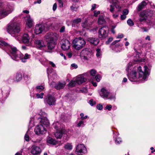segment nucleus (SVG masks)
Returning a JSON list of instances; mask_svg holds the SVG:
<instances>
[{"label": "nucleus", "mask_w": 155, "mask_h": 155, "mask_svg": "<svg viewBox=\"0 0 155 155\" xmlns=\"http://www.w3.org/2000/svg\"><path fill=\"white\" fill-rule=\"evenodd\" d=\"M122 142L121 139L119 137H118L115 140V143L117 144H119Z\"/></svg>", "instance_id": "obj_44"}, {"label": "nucleus", "mask_w": 155, "mask_h": 155, "mask_svg": "<svg viewBox=\"0 0 155 155\" xmlns=\"http://www.w3.org/2000/svg\"><path fill=\"white\" fill-rule=\"evenodd\" d=\"M59 124L58 122L54 123L53 124L54 127L57 129V131L54 133L55 137L57 138H61L63 134L65 132V130L63 129H58Z\"/></svg>", "instance_id": "obj_7"}, {"label": "nucleus", "mask_w": 155, "mask_h": 155, "mask_svg": "<svg viewBox=\"0 0 155 155\" xmlns=\"http://www.w3.org/2000/svg\"><path fill=\"white\" fill-rule=\"evenodd\" d=\"M124 35L123 34H120V35H118L117 36V38H122L123 37Z\"/></svg>", "instance_id": "obj_60"}, {"label": "nucleus", "mask_w": 155, "mask_h": 155, "mask_svg": "<svg viewBox=\"0 0 155 155\" xmlns=\"http://www.w3.org/2000/svg\"><path fill=\"white\" fill-rule=\"evenodd\" d=\"M113 38H109L108 40L106 41V43L107 44H108L110 42H111L113 40Z\"/></svg>", "instance_id": "obj_50"}, {"label": "nucleus", "mask_w": 155, "mask_h": 155, "mask_svg": "<svg viewBox=\"0 0 155 155\" xmlns=\"http://www.w3.org/2000/svg\"><path fill=\"white\" fill-rule=\"evenodd\" d=\"M65 81L59 82L54 86V87L57 90H60L63 89L66 84Z\"/></svg>", "instance_id": "obj_24"}, {"label": "nucleus", "mask_w": 155, "mask_h": 155, "mask_svg": "<svg viewBox=\"0 0 155 155\" xmlns=\"http://www.w3.org/2000/svg\"><path fill=\"white\" fill-rule=\"evenodd\" d=\"M47 142L48 144L55 145L57 144V142L54 139L51 137H48L47 140Z\"/></svg>", "instance_id": "obj_26"}, {"label": "nucleus", "mask_w": 155, "mask_h": 155, "mask_svg": "<svg viewBox=\"0 0 155 155\" xmlns=\"http://www.w3.org/2000/svg\"><path fill=\"white\" fill-rule=\"evenodd\" d=\"M147 4V2H146L145 1H143L138 5L137 8L138 11H140L142 9H143L146 5Z\"/></svg>", "instance_id": "obj_27"}, {"label": "nucleus", "mask_w": 155, "mask_h": 155, "mask_svg": "<svg viewBox=\"0 0 155 155\" xmlns=\"http://www.w3.org/2000/svg\"><path fill=\"white\" fill-rule=\"evenodd\" d=\"M111 3L114 5L113 6L112 5H110V11L111 12H113L114 9V6L118 9V11H120L121 6L120 5L119 2L117 0H112Z\"/></svg>", "instance_id": "obj_14"}, {"label": "nucleus", "mask_w": 155, "mask_h": 155, "mask_svg": "<svg viewBox=\"0 0 155 155\" xmlns=\"http://www.w3.org/2000/svg\"><path fill=\"white\" fill-rule=\"evenodd\" d=\"M127 24L130 26H132L134 25V23L132 21V20L130 19H129L127 21Z\"/></svg>", "instance_id": "obj_43"}, {"label": "nucleus", "mask_w": 155, "mask_h": 155, "mask_svg": "<svg viewBox=\"0 0 155 155\" xmlns=\"http://www.w3.org/2000/svg\"><path fill=\"white\" fill-rule=\"evenodd\" d=\"M8 49L10 52V56L13 60L16 61L19 60V56L21 53L16 47L10 45L8 46Z\"/></svg>", "instance_id": "obj_6"}, {"label": "nucleus", "mask_w": 155, "mask_h": 155, "mask_svg": "<svg viewBox=\"0 0 155 155\" xmlns=\"http://www.w3.org/2000/svg\"><path fill=\"white\" fill-rule=\"evenodd\" d=\"M58 37V35L56 33H49L45 35V39L47 42L48 49L51 50L54 48Z\"/></svg>", "instance_id": "obj_4"}, {"label": "nucleus", "mask_w": 155, "mask_h": 155, "mask_svg": "<svg viewBox=\"0 0 155 155\" xmlns=\"http://www.w3.org/2000/svg\"><path fill=\"white\" fill-rule=\"evenodd\" d=\"M31 55L27 53H26L24 55L21 53L19 56V59H20L23 62H25L26 60L30 58Z\"/></svg>", "instance_id": "obj_21"}, {"label": "nucleus", "mask_w": 155, "mask_h": 155, "mask_svg": "<svg viewBox=\"0 0 155 155\" xmlns=\"http://www.w3.org/2000/svg\"><path fill=\"white\" fill-rule=\"evenodd\" d=\"M86 44L84 39L81 37L75 38L72 41L73 47L77 50H80L84 47Z\"/></svg>", "instance_id": "obj_5"}, {"label": "nucleus", "mask_w": 155, "mask_h": 155, "mask_svg": "<svg viewBox=\"0 0 155 155\" xmlns=\"http://www.w3.org/2000/svg\"><path fill=\"white\" fill-rule=\"evenodd\" d=\"M64 147L66 149L70 150L72 149V146L71 144L69 143H67L65 145Z\"/></svg>", "instance_id": "obj_36"}, {"label": "nucleus", "mask_w": 155, "mask_h": 155, "mask_svg": "<svg viewBox=\"0 0 155 155\" xmlns=\"http://www.w3.org/2000/svg\"><path fill=\"white\" fill-rule=\"evenodd\" d=\"M112 106L110 105H107V106L106 107V109H108V110H111V109L112 108Z\"/></svg>", "instance_id": "obj_56"}, {"label": "nucleus", "mask_w": 155, "mask_h": 155, "mask_svg": "<svg viewBox=\"0 0 155 155\" xmlns=\"http://www.w3.org/2000/svg\"><path fill=\"white\" fill-rule=\"evenodd\" d=\"M44 87L42 85H38L36 87L35 90L37 92L43 91L44 89Z\"/></svg>", "instance_id": "obj_33"}, {"label": "nucleus", "mask_w": 155, "mask_h": 155, "mask_svg": "<svg viewBox=\"0 0 155 155\" xmlns=\"http://www.w3.org/2000/svg\"><path fill=\"white\" fill-rule=\"evenodd\" d=\"M84 122L83 121L81 120L79 122L77 125V126L78 127H83L84 126Z\"/></svg>", "instance_id": "obj_42"}, {"label": "nucleus", "mask_w": 155, "mask_h": 155, "mask_svg": "<svg viewBox=\"0 0 155 155\" xmlns=\"http://www.w3.org/2000/svg\"><path fill=\"white\" fill-rule=\"evenodd\" d=\"M34 131L36 134L39 135L45 134L47 130L43 126L39 125L36 127Z\"/></svg>", "instance_id": "obj_13"}, {"label": "nucleus", "mask_w": 155, "mask_h": 155, "mask_svg": "<svg viewBox=\"0 0 155 155\" xmlns=\"http://www.w3.org/2000/svg\"><path fill=\"white\" fill-rule=\"evenodd\" d=\"M22 74L21 73H18L14 76L13 79L14 81H19L21 80L22 79Z\"/></svg>", "instance_id": "obj_28"}, {"label": "nucleus", "mask_w": 155, "mask_h": 155, "mask_svg": "<svg viewBox=\"0 0 155 155\" xmlns=\"http://www.w3.org/2000/svg\"><path fill=\"white\" fill-rule=\"evenodd\" d=\"M41 152V148L35 145H32L31 147V153L34 155L40 154Z\"/></svg>", "instance_id": "obj_16"}, {"label": "nucleus", "mask_w": 155, "mask_h": 155, "mask_svg": "<svg viewBox=\"0 0 155 155\" xmlns=\"http://www.w3.org/2000/svg\"><path fill=\"white\" fill-rule=\"evenodd\" d=\"M107 28L106 27L100 28L98 32L99 38L101 39L106 38L108 36V33L107 32Z\"/></svg>", "instance_id": "obj_10"}, {"label": "nucleus", "mask_w": 155, "mask_h": 155, "mask_svg": "<svg viewBox=\"0 0 155 155\" xmlns=\"http://www.w3.org/2000/svg\"><path fill=\"white\" fill-rule=\"evenodd\" d=\"M45 29V26L42 25H36L35 32L38 35L41 33Z\"/></svg>", "instance_id": "obj_18"}, {"label": "nucleus", "mask_w": 155, "mask_h": 155, "mask_svg": "<svg viewBox=\"0 0 155 155\" xmlns=\"http://www.w3.org/2000/svg\"><path fill=\"white\" fill-rule=\"evenodd\" d=\"M14 10L13 7L11 6H8L4 8L0 11L1 16L2 17H4L12 12Z\"/></svg>", "instance_id": "obj_8"}, {"label": "nucleus", "mask_w": 155, "mask_h": 155, "mask_svg": "<svg viewBox=\"0 0 155 155\" xmlns=\"http://www.w3.org/2000/svg\"><path fill=\"white\" fill-rule=\"evenodd\" d=\"M120 41V40H115L112 42V44L113 45H114L115 44H116V43H117L119 42Z\"/></svg>", "instance_id": "obj_64"}, {"label": "nucleus", "mask_w": 155, "mask_h": 155, "mask_svg": "<svg viewBox=\"0 0 155 155\" xmlns=\"http://www.w3.org/2000/svg\"><path fill=\"white\" fill-rule=\"evenodd\" d=\"M57 4L56 3H55L53 7V10L54 11L56 10V9L57 8Z\"/></svg>", "instance_id": "obj_58"}, {"label": "nucleus", "mask_w": 155, "mask_h": 155, "mask_svg": "<svg viewBox=\"0 0 155 155\" xmlns=\"http://www.w3.org/2000/svg\"><path fill=\"white\" fill-rule=\"evenodd\" d=\"M135 63L130 62L127 65L126 71L127 72V75L129 80L131 82H136L138 79L142 81L147 80V78L150 74V70L146 65L144 67V71H143L141 66L138 68L137 74L134 69Z\"/></svg>", "instance_id": "obj_2"}, {"label": "nucleus", "mask_w": 155, "mask_h": 155, "mask_svg": "<svg viewBox=\"0 0 155 155\" xmlns=\"http://www.w3.org/2000/svg\"><path fill=\"white\" fill-rule=\"evenodd\" d=\"M59 3V6L61 7H62L63 5V0H57Z\"/></svg>", "instance_id": "obj_47"}, {"label": "nucleus", "mask_w": 155, "mask_h": 155, "mask_svg": "<svg viewBox=\"0 0 155 155\" xmlns=\"http://www.w3.org/2000/svg\"><path fill=\"white\" fill-rule=\"evenodd\" d=\"M71 66L74 69H76L78 67L77 65L75 63L71 64Z\"/></svg>", "instance_id": "obj_53"}, {"label": "nucleus", "mask_w": 155, "mask_h": 155, "mask_svg": "<svg viewBox=\"0 0 155 155\" xmlns=\"http://www.w3.org/2000/svg\"><path fill=\"white\" fill-rule=\"evenodd\" d=\"M56 99L52 95H48L44 99V102L46 104L49 105H54L55 104Z\"/></svg>", "instance_id": "obj_11"}, {"label": "nucleus", "mask_w": 155, "mask_h": 155, "mask_svg": "<svg viewBox=\"0 0 155 155\" xmlns=\"http://www.w3.org/2000/svg\"><path fill=\"white\" fill-rule=\"evenodd\" d=\"M81 53H84L85 54H87L88 53V52L87 51L85 50H83L81 51Z\"/></svg>", "instance_id": "obj_61"}, {"label": "nucleus", "mask_w": 155, "mask_h": 155, "mask_svg": "<svg viewBox=\"0 0 155 155\" xmlns=\"http://www.w3.org/2000/svg\"><path fill=\"white\" fill-rule=\"evenodd\" d=\"M30 40V37L27 34H24L22 37V41L25 43L28 44Z\"/></svg>", "instance_id": "obj_22"}, {"label": "nucleus", "mask_w": 155, "mask_h": 155, "mask_svg": "<svg viewBox=\"0 0 155 155\" xmlns=\"http://www.w3.org/2000/svg\"><path fill=\"white\" fill-rule=\"evenodd\" d=\"M137 26L141 29V31L143 32H146L148 30V29H147L146 27H142L140 25H138Z\"/></svg>", "instance_id": "obj_40"}, {"label": "nucleus", "mask_w": 155, "mask_h": 155, "mask_svg": "<svg viewBox=\"0 0 155 155\" xmlns=\"http://www.w3.org/2000/svg\"><path fill=\"white\" fill-rule=\"evenodd\" d=\"M101 77L100 75H97L95 77V79L96 80V81L97 82H99V81L100 80V79H101Z\"/></svg>", "instance_id": "obj_48"}, {"label": "nucleus", "mask_w": 155, "mask_h": 155, "mask_svg": "<svg viewBox=\"0 0 155 155\" xmlns=\"http://www.w3.org/2000/svg\"><path fill=\"white\" fill-rule=\"evenodd\" d=\"M126 15L124 14L121 15L120 16V18L122 20L125 19L126 18Z\"/></svg>", "instance_id": "obj_57"}, {"label": "nucleus", "mask_w": 155, "mask_h": 155, "mask_svg": "<svg viewBox=\"0 0 155 155\" xmlns=\"http://www.w3.org/2000/svg\"><path fill=\"white\" fill-rule=\"evenodd\" d=\"M97 108L98 110H101L103 109V106L101 105L98 104L97 106Z\"/></svg>", "instance_id": "obj_52"}, {"label": "nucleus", "mask_w": 155, "mask_h": 155, "mask_svg": "<svg viewBox=\"0 0 155 155\" xmlns=\"http://www.w3.org/2000/svg\"><path fill=\"white\" fill-rule=\"evenodd\" d=\"M88 73L87 72L84 74L83 75L78 76L75 79L78 85L85 82L87 79H88L87 77H88Z\"/></svg>", "instance_id": "obj_12"}, {"label": "nucleus", "mask_w": 155, "mask_h": 155, "mask_svg": "<svg viewBox=\"0 0 155 155\" xmlns=\"http://www.w3.org/2000/svg\"><path fill=\"white\" fill-rule=\"evenodd\" d=\"M24 79L26 81L30 80L31 79V75L29 74H25L24 75Z\"/></svg>", "instance_id": "obj_38"}, {"label": "nucleus", "mask_w": 155, "mask_h": 155, "mask_svg": "<svg viewBox=\"0 0 155 155\" xmlns=\"http://www.w3.org/2000/svg\"><path fill=\"white\" fill-rule=\"evenodd\" d=\"M87 152V149L83 144H78L76 150V154L78 155H82Z\"/></svg>", "instance_id": "obj_9"}, {"label": "nucleus", "mask_w": 155, "mask_h": 155, "mask_svg": "<svg viewBox=\"0 0 155 155\" xmlns=\"http://www.w3.org/2000/svg\"><path fill=\"white\" fill-rule=\"evenodd\" d=\"M135 63L130 62L127 65L126 71L127 72V75L129 80L131 82H136L138 79L142 81L147 80V78L150 74V70L146 65L144 67V71H143L141 66L138 68L137 74L134 69Z\"/></svg>", "instance_id": "obj_1"}, {"label": "nucleus", "mask_w": 155, "mask_h": 155, "mask_svg": "<svg viewBox=\"0 0 155 155\" xmlns=\"http://www.w3.org/2000/svg\"><path fill=\"white\" fill-rule=\"evenodd\" d=\"M35 44L37 48L39 49L45 46L44 41L38 39L35 40Z\"/></svg>", "instance_id": "obj_19"}, {"label": "nucleus", "mask_w": 155, "mask_h": 155, "mask_svg": "<svg viewBox=\"0 0 155 155\" xmlns=\"http://www.w3.org/2000/svg\"><path fill=\"white\" fill-rule=\"evenodd\" d=\"M96 55L97 58H100L102 55V52L101 50L99 48H97L96 50Z\"/></svg>", "instance_id": "obj_37"}, {"label": "nucleus", "mask_w": 155, "mask_h": 155, "mask_svg": "<svg viewBox=\"0 0 155 155\" xmlns=\"http://www.w3.org/2000/svg\"><path fill=\"white\" fill-rule=\"evenodd\" d=\"M81 21V19L80 18H78L72 21V26L73 27H75L76 25L80 22Z\"/></svg>", "instance_id": "obj_34"}, {"label": "nucleus", "mask_w": 155, "mask_h": 155, "mask_svg": "<svg viewBox=\"0 0 155 155\" xmlns=\"http://www.w3.org/2000/svg\"><path fill=\"white\" fill-rule=\"evenodd\" d=\"M28 133V132L27 131L25 135V139L26 141H29V136L27 135Z\"/></svg>", "instance_id": "obj_46"}, {"label": "nucleus", "mask_w": 155, "mask_h": 155, "mask_svg": "<svg viewBox=\"0 0 155 155\" xmlns=\"http://www.w3.org/2000/svg\"><path fill=\"white\" fill-rule=\"evenodd\" d=\"M96 4H94L92 5V8H91V10H94L96 8Z\"/></svg>", "instance_id": "obj_63"}, {"label": "nucleus", "mask_w": 155, "mask_h": 155, "mask_svg": "<svg viewBox=\"0 0 155 155\" xmlns=\"http://www.w3.org/2000/svg\"><path fill=\"white\" fill-rule=\"evenodd\" d=\"M57 77V74H52V77H51V79L52 80H51V79H50V80L49 81V83L51 87H54V86H55V85L57 84H56V83L54 82V81H52L50 83V81H52L53 79H54V78L55 77Z\"/></svg>", "instance_id": "obj_31"}, {"label": "nucleus", "mask_w": 155, "mask_h": 155, "mask_svg": "<svg viewBox=\"0 0 155 155\" xmlns=\"http://www.w3.org/2000/svg\"><path fill=\"white\" fill-rule=\"evenodd\" d=\"M25 20L26 21V24L29 27H31L33 21V20L30 18V16L26 17L25 18Z\"/></svg>", "instance_id": "obj_25"}, {"label": "nucleus", "mask_w": 155, "mask_h": 155, "mask_svg": "<svg viewBox=\"0 0 155 155\" xmlns=\"http://www.w3.org/2000/svg\"><path fill=\"white\" fill-rule=\"evenodd\" d=\"M96 71L95 70L92 69L90 71V74L91 76H94L96 75Z\"/></svg>", "instance_id": "obj_45"}, {"label": "nucleus", "mask_w": 155, "mask_h": 155, "mask_svg": "<svg viewBox=\"0 0 155 155\" xmlns=\"http://www.w3.org/2000/svg\"><path fill=\"white\" fill-rule=\"evenodd\" d=\"M94 15L95 17L97 16L100 13V11H94Z\"/></svg>", "instance_id": "obj_49"}, {"label": "nucleus", "mask_w": 155, "mask_h": 155, "mask_svg": "<svg viewBox=\"0 0 155 155\" xmlns=\"http://www.w3.org/2000/svg\"><path fill=\"white\" fill-rule=\"evenodd\" d=\"M49 63L51 65V66L53 67H54L55 66V64L52 61H50Z\"/></svg>", "instance_id": "obj_62"}, {"label": "nucleus", "mask_w": 155, "mask_h": 155, "mask_svg": "<svg viewBox=\"0 0 155 155\" xmlns=\"http://www.w3.org/2000/svg\"><path fill=\"white\" fill-rule=\"evenodd\" d=\"M70 47V43L69 41L67 39L63 40L61 45V48L64 50L68 49Z\"/></svg>", "instance_id": "obj_17"}, {"label": "nucleus", "mask_w": 155, "mask_h": 155, "mask_svg": "<svg viewBox=\"0 0 155 155\" xmlns=\"http://www.w3.org/2000/svg\"><path fill=\"white\" fill-rule=\"evenodd\" d=\"M81 91L84 93H86L87 92V89L86 88H83L81 90Z\"/></svg>", "instance_id": "obj_59"}, {"label": "nucleus", "mask_w": 155, "mask_h": 155, "mask_svg": "<svg viewBox=\"0 0 155 155\" xmlns=\"http://www.w3.org/2000/svg\"><path fill=\"white\" fill-rule=\"evenodd\" d=\"M44 95V93L43 92L41 93L40 94L37 93L36 94V97L37 98L42 99L43 98V96Z\"/></svg>", "instance_id": "obj_41"}, {"label": "nucleus", "mask_w": 155, "mask_h": 155, "mask_svg": "<svg viewBox=\"0 0 155 155\" xmlns=\"http://www.w3.org/2000/svg\"><path fill=\"white\" fill-rule=\"evenodd\" d=\"M128 10L127 9H125L123 11V13L124 15H126L128 14Z\"/></svg>", "instance_id": "obj_54"}, {"label": "nucleus", "mask_w": 155, "mask_h": 155, "mask_svg": "<svg viewBox=\"0 0 155 155\" xmlns=\"http://www.w3.org/2000/svg\"><path fill=\"white\" fill-rule=\"evenodd\" d=\"M52 70L53 69L51 68H48L47 69V72L48 74V77L49 81L50 80V79H51V80H52L51 78L52 76L50 75V74L52 72Z\"/></svg>", "instance_id": "obj_35"}, {"label": "nucleus", "mask_w": 155, "mask_h": 155, "mask_svg": "<svg viewBox=\"0 0 155 155\" xmlns=\"http://www.w3.org/2000/svg\"><path fill=\"white\" fill-rule=\"evenodd\" d=\"M8 32L12 36L15 37V39L19 41V36L18 35L20 31V28L16 22L11 23L6 28Z\"/></svg>", "instance_id": "obj_3"}, {"label": "nucleus", "mask_w": 155, "mask_h": 155, "mask_svg": "<svg viewBox=\"0 0 155 155\" xmlns=\"http://www.w3.org/2000/svg\"><path fill=\"white\" fill-rule=\"evenodd\" d=\"M89 104L91 106H92L95 104V102L93 101V100L92 99L89 101Z\"/></svg>", "instance_id": "obj_51"}, {"label": "nucleus", "mask_w": 155, "mask_h": 155, "mask_svg": "<svg viewBox=\"0 0 155 155\" xmlns=\"http://www.w3.org/2000/svg\"><path fill=\"white\" fill-rule=\"evenodd\" d=\"M78 84L76 81L75 79V80H72L68 84V86L69 87H73L75 86Z\"/></svg>", "instance_id": "obj_32"}, {"label": "nucleus", "mask_w": 155, "mask_h": 155, "mask_svg": "<svg viewBox=\"0 0 155 155\" xmlns=\"http://www.w3.org/2000/svg\"><path fill=\"white\" fill-rule=\"evenodd\" d=\"M6 95H5L3 93L2 91L0 89V99H2V100L5 99Z\"/></svg>", "instance_id": "obj_39"}, {"label": "nucleus", "mask_w": 155, "mask_h": 155, "mask_svg": "<svg viewBox=\"0 0 155 155\" xmlns=\"http://www.w3.org/2000/svg\"><path fill=\"white\" fill-rule=\"evenodd\" d=\"M65 27L64 26L61 27L60 29V32L61 33L65 31Z\"/></svg>", "instance_id": "obj_55"}, {"label": "nucleus", "mask_w": 155, "mask_h": 155, "mask_svg": "<svg viewBox=\"0 0 155 155\" xmlns=\"http://www.w3.org/2000/svg\"><path fill=\"white\" fill-rule=\"evenodd\" d=\"M109 92L104 88H102L101 90L100 95L101 97L105 99H107L109 95Z\"/></svg>", "instance_id": "obj_20"}, {"label": "nucleus", "mask_w": 155, "mask_h": 155, "mask_svg": "<svg viewBox=\"0 0 155 155\" xmlns=\"http://www.w3.org/2000/svg\"><path fill=\"white\" fill-rule=\"evenodd\" d=\"M98 23L101 25L104 24L106 23V21L103 15L99 16L98 19Z\"/></svg>", "instance_id": "obj_29"}, {"label": "nucleus", "mask_w": 155, "mask_h": 155, "mask_svg": "<svg viewBox=\"0 0 155 155\" xmlns=\"http://www.w3.org/2000/svg\"><path fill=\"white\" fill-rule=\"evenodd\" d=\"M0 47L2 48V47H5L6 48L5 49H7L8 48V46H10V45L8 44L7 43L5 42L4 41L2 40H0Z\"/></svg>", "instance_id": "obj_30"}, {"label": "nucleus", "mask_w": 155, "mask_h": 155, "mask_svg": "<svg viewBox=\"0 0 155 155\" xmlns=\"http://www.w3.org/2000/svg\"><path fill=\"white\" fill-rule=\"evenodd\" d=\"M87 41L92 45H97L99 42V40L97 38H88Z\"/></svg>", "instance_id": "obj_23"}, {"label": "nucleus", "mask_w": 155, "mask_h": 155, "mask_svg": "<svg viewBox=\"0 0 155 155\" xmlns=\"http://www.w3.org/2000/svg\"><path fill=\"white\" fill-rule=\"evenodd\" d=\"M43 113V114L45 116L41 117L40 118V122L41 124L40 125L43 126L44 127V126L48 127L49 126V123L48 120L46 117L47 116L45 112Z\"/></svg>", "instance_id": "obj_15"}]
</instances>
